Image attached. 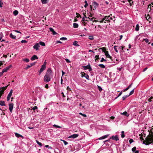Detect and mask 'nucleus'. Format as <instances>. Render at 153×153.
I'll use <instances>...</instances> for the list:
<instances>
[{"label":"nucleus","instance_id":"nucleus-1","mask_svg":"<svg viewBox=\"0 0 153 153\" xmlns=\"http://www.w3.org/2000/svg\"><path fill=\"white\" fill-rule=\"evenodd\" d=\"M113 18L111 16H105L100 21L94 20L93 21V22H98L100 23H109L111 22V20H113Z\"/></svg>","mask_w":153,"mask_h":153},{"label":"nucleus","instance_id":"nucleus-38","mask_svg":"<svg viewBox=\"0 0 153 153\" xmlns=\"http://www.w3.org/2000/svg\"><path fill=\"white\" fill-rule=\"evenodd\" d=\"M31 67V66L30 65H27V66L26 67H25V70H27V69H28L29 68H30Z\"/></svg>","mask_w":153,"mask_h":153},{"label":"nucleus","instance_id":"nucleus-11","mask_svg":"<svg viewBox=\"0 0 153 153\" xmlns=\"http://www.w3.org/2000/svg\"><path fill=\"white\" fill-rule=\"evenodd\" d=\"M46 68V66H44L42 65L41 68L39 72V75H40L42 72Z\"/></svg>","mask_w":153,"mask_h":153},{"label":"nucleus","instance_id":"nucleus-31","mask_svg":"<svg viewBox=\"0 0 153 153\" xmlns=\"http://www.w3.org/2000/svg\"><path fill=\"white\" fill-rule=\"evenodd\" d=\"M117 46H116V45L114 46V50L115 51V52L117 53H118V51L117 48Z\"/></svg>","mask_w":153,"mask_h":153},{"label":"nucleus","instance_id":"nucleus-52","mask_svg":"<svg viewBox=\"0 0 153 153\" xmlns=\"http://www.w3.org/2000/svg\"><path fill=\"white\" fill-rule=\"evenodd\" d=\"M119 49L121 51L123 50V46H120L119 47Z\"/></svg>","mask_w":153,"mask_h":153},{"label":"nucleus","instance_id":"nucleus-40","mask_svg":"<svg viewBox=\"0 0 153 153\" xmlns=\"http://www.w3.org/2000/svg\"><path fill=\"white\" fill-rule=\"evenodd\" d=\"M67 38L66 37H62L60 38V40H67Z\"/></svg>","mask_w":153,"mask_h":153},{"label":"nucleus","instance_id":"nucleus-29","mask_svg":"<svg viewBox=\"0 0 153 153\" xmlns=\"http://www.w3.org/2000/svg\"><path fill=\"white\" fill-rule=\"evenodd\" d=\"M129 96V95H125L124 96H123L122 97L123 100H124L125 99H126V98L127 97H128Z\"/></svg>","mask_w":153,"mask_h":153},{"label":"nucleus","instance_id":"nucleus-2","mask_svg":"<svg viewBox=\"0 0 153 153\" xmlns=\"http://www.w3.org/2000/svg\"><path fill=\"white\" fill-rule=\"evenodd\" d=\"M52 71L50 69H48L44 77V81L45 82L50 81L51 77L52 76Z\"/></svg>","mask_w":153,"mask_h":153},{"label":"nucleus","instance_id":"nucleus-48","mask_svg":"<svg viewBox=\"0 0 153 153\" xmlns=\"http://www.w3.org/2000/svg\"><path fill=\"white\" fill-rule=\"evenodd\" d=\"M76 15H77L76 17L77 18H79V17H80L81 18V16L79 13H76Z\"/></svg>","mask_w":153,"mask_h":153},{"label":"nucleus","instance_id":"nucleus-32","mask_svg":"<svg viewBox=\"0 0 153 153\" xmlns=\"http://www.w3.org/2000/svg\"><path fill=\"white\" fill-rule=\"evenodd\" d=\"M48 0H41V1L43 4H45L47 3Z\"/></svg>","mask_w":153,"mask_h":153},{"label":"nucleus","instance_id":"nucleus-12","mask_svg":"<svg viewBox=\"0 0 153 153\" xmlns=\"http://www.w3.org/2000/svg\"><path fill=\"white\" fill-rule=\"evenodd\" d=\"M92 4L95 9L98 7L99 5V4L95 1H94Z\"/></svg>","mask_w":153,"mask_h":153},{"label":"nucleus","instance_id":"nucleus-14","mask_svg":"<svg viewBox=\"0 0 153 153\" xmlns=\"http://www.w3.org/2000/svg\"><path fill=\"white\" fill-rule=\"evenodd\" d=\"M38 59V57L36 55H34L31 58V60L32 61H33L35 60L36 59Z\"/></svg>","mask_w":153,"mask_h":153},{"label":"nucleus","instance_id":"nucleus-47","mask_svg":"<svg viewBox=\"0 0 153 153\" xmlns=\"http://www.w3.org/2000/svg\"><path fill=\"white\" fill-rule=\"evenodd\" d=\"M38 108V107L37 106H35L34 107H33V108L32 109L33 110H35L36 109H37Z\"/></svg>","mask_w":153,"mask_h":153},{"label":"nucleus","instance_id":"nucleus-61","mask_svg":"<svg viewBox=\"0 0 153 153\" xmlns=\"http://www.w3.org/2000/svg\"><path fill=\"white\" fill-rule=\"evenodd\" d=\"M56 43H60L62 44V42H61L60 41L58 40L56 41Z\"/></svg>","mask_w":153,"mask_h":153},{"label":"nucleus","instance_id":"nucleus-57","mask_svg":"<svg viewBox=\"0 0 153 153\" xmlns=\"http://www.w3.org/2000/svg\"><path fill=\"white\" fill-rule=\"evenodd\" d=\"M98 88L99 90L100 91H101L102 90V88L100 86H98Z\"/></svg>","mask_w":153,"mask_h":153},{"label":"nucleus","instance_id":"nucleus-25","mask_svg":"<svg viewBox=\"0 0 153 153\" xmlns=\"http://www.w3.org/2000/svg\"><path fill=\"white\" fill-rule=\"evenodd\" d=\"M73 27L74 28H76L78 27V24L74 23L73 24Z\"/></svg>","mask_w":153,"mask_h":153},{"label":"nucleus","instance_id":"nucleus-10","mask_svg":"<svg viewBox=\"0 0 153 153\" xmlns=\"http://www.w3.org/2000/svg\"><path fill=\"white\" fill-rule=\"evenodd\" d=\"M78 136H79V135L78 134H72V135L69 136L68 137L69 138H76Z\"/></svg>","mask_w":153,"mask_h":153},{"label":"nucleus","instance_id":"nucleus-24","mask_svg":"<svg viewBox=\"0 0 153 153\" xmlns=\"http://www.w3.org/2000/svg\"><path fill=\"white\" fill-rule=\"evenodd\" d=\"M19 13V12H18V11L17 10H14L13 12V14L15 16H16V15H17Z\"/></svg>","mask_w":153,"mask_h":153},{"label":"nucleus","instance_id":"nucleus-53","mask_svg":"<svg viewBox=\"0 0 153 153\" xmlns=\"http://www.w3.org/2000/svg\"><path fill=\"white\" fill-rule=\"evenodd\" d=\"M89 67L88 68V70L89 71H91L92 70V69L91 68V67L90 65Z\"/></svg>","mask_w":153,"mask_h":153},{"label":"nucleus","instance_id":"nucleus-5","mask_svg":"<svg viewBox=\"0 0 153 153\" xmlns=\"http://www.w3.org/2000/svg\"><path fill=\"white\" fill-rule=\"evenodd\" d=\"M40 46L39 44L38 43H36L33 46V48L36 51H37L39 49Z\"/></svg>","mask_w":153,"mask_h":153},{"label":"nucleus","instance_id":"nucleus-34","mask_svg":"<svg viewBox=\"0 0 153 153\" xmlns=\"http://www.w3.org/2000/svg\"><path fill=\"white\" fill-rule=\"evenodd\" d=\"M13 93V90L12 89H11L10 91V92L9 93L8 96L11 97L12 94Z\"/></svg>","mask_w":153,"mask_h":153},{"label":"nucleus","instance_id":"nucleus-59","mask_svg":"<svg viewBox=\"0 0 153 153\" xmlns=\"http://www.w3.org/2000/svg\"><path fill=\"white\" fill-rule=\"evenodd\" d=\"M3 93H4L3 92V91H0V98Z\"/></svg>","mask_w":153,"mask_h":153},{"label":"nucleus","instance_id":"nucleus-26","mask_svg":"<svg viewBox=\"0 0 153 153\" xmlns=\"http://www.w3.org/2000/svg\"><path fill=\"white\" fill-rule=\"evenodd\" d=\"M36 143H37V144L40 146L41 147L42 146V143L39 142L37 140H36Z\"/></svg>","mask_w":153,"mask_h":153},{"label":"nucleus","instance_id":"nucleus-49","mask_svg":"<svg viewBox=\"0 0 153 153\" xmlns=\"http://www.w3.org/2000/svg\"><path fill=\"white\" fill-rule=\"evenodd\" d=\"M153 99V97H151L149 98L148 99V101L149 102H151L152 101L151 100Z\"/></svg>","mask_w":153,"mask_h":153},{"label":"nucleus","instance_id":"nucleus-55","mask_svg":"<svg viewBox=\"0 0 153 153\" xmlns=\"http://www.w3.org/2000/svg\"><path fill=\"white\" fill-rule=\"evenodd\" d=\"M63 141L65 145H66L68 144V143L67 141H66L65 140H63Z\"/></svg>","mask_w":153,"mask_h":153},{"label":"nucleus","instance_id":"nucleus-6","mask_svg":"<svg viewBox=\"0 0 153 153\" xmlns=\"http://www.w3.org/2000/svg\"><path fill=\"white\" fill-rule=\"evenodd\" d=\"M9 109L11 112H12L13 109V103H10L9 104Z\"/></svg>","mask_w":153,"mask_h":153},{"label":"nucleus","instance_id":"nucleus-35","mask_svg":"<svg viewBox=\"0 0 153 153\" xmlns=\"http://www.w3.org/2000/svg\"><path fill=\"white\" fill-rule=\"evenodd\" d=\"M134 89H133L131 91L129 94L128 95L129 96L131 95L134 92Z\"/></svg>","mask_w":153,"mask_h":153},{"label":"nucleus","instance_id":"nucleus-51","mask_svg":"<svg viewBox=\"0 0 153 153\" xmlns=\"http://www.w3.org/2000/svg\"><path fill=\"white\" fill-rule=\"evenodd\" d=\"M27 42L25 40H23L21 41V42L22 43H26Z\"/></svg>","mask_w":153,"mask_h":153},{"label":"nucleus","instance_id":"nucleus-39","mask_svg":"<svg viewBox=\"0 0 153 153\" xmlns=\"http://www.w3.org/2000/svg\"><path fill=\"white\" fill-rule=\"evenodd\" d=\"M103 61H105V62H106V60L104 58H101V60H100V62H103Z\"/></svg>","mask_w":153,"mask_h":153},{"label":"nucleus","instance_id":"nucleus-42","mask_svg":"<svg viewBox=\"0 0 153 153\" xmlns=\"http://www.w3.org/2000/svg\"><path fill=\"white\" fill-rule=\"evenodd\" d=\"M45 147L46 148H48V149H52V148L51 147L49 146V145H46L45 146Z\"/></svg>","mask_w":153,"mask_h":153},{"label":"nucleus","instance_id":"nucleus-64","mask_svg":"<svg viewBox=\"0 0 153 153\" xmlns=\"http://www.w3.org/2000/svg\"><path fill=\"white\" fill-rule=\"evenodd\" d=\"M53 34L54 35H56L57 34V33L54 30L53 32Z\"/></svg>","mask_w":153,"mask_h":153},{"label":"nucleus","instance_id":"nucleus-43","mask_svg":"<svg viewBox=\"0 0 153 153\" xmlns=\"http://www.w3.org/2000/svg\"><path fill=\"white\" fill-rule=\"evenodd\" d=\"M85 21H88L89 20H85V19L84 18V17H83L82 18V22H84Z\"/></svg>","mask_w":153,"mask_h":153},{"label":"nucleus","instance_id":"nucleus-33","mask_svg":"<svg viewBox=\"0 0 153 153\" xmlns=\"http://www.w3.org/2000/svg\"><path fill=\"white\" fill-rule=\"evenodd\" d=\"M23 60L25 62H28L29 61V60L28 59L25 58V59H23Z\"/></svg>","mask_w":153,"mask_h":153},{"label":"nucleus","instance_id":"nucleus-20","mask_svg":"<svg viewBox=\"0 0 153 153\" xmlns=\"http://www.w3.org/2000/svg\"><path fill=\"white\" fill-rule=\"evenodd\" d=\"M90 65L89 64H88V65H87L86 66H83L82 67L83 68V69L85 70H86L87 69H88L89 67V66H90Z\"/></svg>","mask_w":153,"mask_h":153},{"label":"nucleus","instance_id":"nucleus-21","mask_svg":"<svg viewBox=\"0 0 153 153\" xmlns=\"http://www.w3.org/2000/svg\"><path fill=\"white\" fill-rule=\"evenodd\" d=\"M0 105L2 106H5L6 105L5 103V102L4 101H0Z\"/></svg>","mask_w":153,"mask_h":153},{"label":"nucleus","instance_id":"nucleus-54","mask_svg":"<svg viewBox=\"0 0 153 153\" xmlns=\"http://www.w3.org/2000/svg\"><path fill=\"white\" fill-rule=\"evenodd\" d=\"M88 17L91 18L92 16L91 14V13H88Z\"/></svg>","mask_w":153,"mask_h":153},{"label":"nucleus","instance_id":"nucleus-56","mask_svg":"<svg viewBox=\"0 0 153 153\" xmlns=\"http://www.w3.org/2000/svg\"><path fill=\"white\" fill-rule=\"evenodd\" d=\"M11 97H10V96H7V100L8 101L10 99V98Z\"/></svg>","mask_w":153,"mask_h":153},{"label":"nucleus","instance_id":"nucleus-8","mask_svg":"<svg viewBox=\"0 0 153 153\" xmlns=\"http://www.w3.org/2000/svg\"><path fill=\"white\" fill-rule=\"evenodd\" d=\"M85 77L88 80L89 79V76L85 73L82 74V77Z\"/></svg>","mask_w":153,"mask_h":153},{"label":"nucleus","instance_id":"nucleus-23","mask_svg":"<svg viewBox=\"0 0 153 153\" xmlns=\"http://www.w3.org/2000/svg\"><path fill=\"white\" fill-rule=\"evenodd\" d=\"M38 43L39 44V45H40L42 46H45V43L42 41H40Z\"/></svg>","mask_w":153,"mask_h":153},{"label":"nucleus","instance_id":"nucleus-37","mask_svg":"<svg viewBox=\"0 0 153 153\" xmlns=\"http://www.w3.org/2000/svg\"><path fill=\"white\" fill-rule=\"evenodd\" d=\"M128 2L129 3L131 6L133 4V2L132 1V0H128Z\"/></svg>","mask_w":153,"mask_h":153},{"label":"nucleus","instance_id":"nucleus-17","mask_svg":"<svg viewBox=\"0 0 153 153\" xmlns=\"http://www.w3.org/2000/svg\"><path fill=\"white\" fill-rule=\"evenodd\" d=\"M10 38L12 39H15L16 38V36L15 35H13L12 33H11L10 34Z\"/></svg>","mask_w":153,"mask_h":153},{"label":"nucleus","instance_id":"nucleus-9","mask_svg":"<svg viewBox=\"0 0 153 153\" xmlns=\"http://www.w3.org/2000/svg\"><path fill=\"white\" fill-rule=\"evenodd\" d=\"M104 53L105 55L107 57L109 58L110 59H112V57L109 54L108 51H105Z\"/></svg>","mask_w":153,"mask_h":153},{"label":"nucleus","instance_id":"nucleus-50","mask_svg":"<svg viewBox=\"0 0 153 153\" xmlns=\"http://www.w3.org/2000/svg\"><path fill=\"white\" fill-rule=\"evenodd\" d=\"M144 40L145 41V42L146 43H148L149 42V39H147V38H146V39H144Z\"/></svg>","mask_w":153,"mask_h":153},{"label":"nucleus","instance_id":"nucleus-46","mask_svg":"<svg viewBox=\"0 0 153 153\" xmlns=\"http://www.w3.org/2000/svg\"><path fill=\"white\" fill-rule=\"evenodd\" d=\"M88 19L90 21H93V19H94V17H93L92 18H91L90 17H88Z\"/></svg>","mask_w":153,"mask_h":153},{"label":"nucleus","instance_id":"nucleus-3","mask_svg":"<svg viewBox=\"0 0 153 153\" xmlns=\"http://www.w3.org/2000/svg\"><path fill=\"white\" fill-rule=\"evenodd\" d=\"M153 142V132L149 136L146 138V140L143 142L144 144L146 145H148L151 144L152 142Z\"/></svg>","mask_w":153,"mask_h":153},{"label":"nucleus","instance_id":"nucleus-63","mask_svg":"<svg viewBox=\"0 0 153 153\" xmlns=\"http://www.w3.org/2000/svg\"><path fill=\"white\" fill-rule=\"evenodd\" d=\"M35 63H36V62H34V63H31L30 64V65L31 67L33 65H34L35 64Z\"/></svg>","mask_w":153,"mask_h":153},{"label":"nucleus","instance_id":"nucleus-19","mask_svg":"<svg viewBox=\"0 0 153 153\" xmlns=\"http://www.w3.org/2000/svg\"><path fill=\"white\" fill-rule=\"evenodd\" d=\"M121 114L123 115L124 116H126L127 117H128L129 116V114L126 111H124L122 113H121Z\"/></svg>","mask_w":153,"mask_h":153},{"label":"nucleus","instance_id":"nucleus-62","mask_svg":"<svg viewBox=\"0 0 153 153\" xmlns=\"http://www.w3.org/2000/svg\"><path fill=\"white\" fill-rule=\"evenodd\" d=\"M123 35H120V38L119 39V40H121V39H122V38H123Z\"/></svg>","mask_w":153,"mask_h":153},{"label":"nucleus","instance_id":"nucleus-58","mask_svg":"<svg viewBox=\"0 0 153 153\" xmlns=\"http://www.w3.org/2000/svg\"><path fill=\"white\" fill-rule=\"evenodd\" d=\"M89 39L91 40H93L94 39V37L93 36H89Z\"/></svg>","mask_w":153,"mask_h":153},{"label":"nucleus","instance_id":"nucleus-22","mask_svg":"<svg viewBox=\"0 0 153 153\" xmlns=\"http://www.w3.org/2000/svg\"><path fill=\"white\" fill-rule=\"evenodd\" d=\"M78 42L76 41H75L73 43V45L79 47V45L78 44Z\"/></svg>","mask_w":153,"mask_h":153},{"label":"nucleus","instance_id":"nucleus-36","mask_svg":"<svg viewBox=\"0 0 153 153\" xmlns=\"http://www.w3.org/2000/svg\"><path fill=\"white\" fill-rule=\"evenodd\" d=\"M53 126L54 127L56 128H61V127L60 126H58V125H57L56 124L53 125Z\"/></svg>","mask_w":153,"mask_h":153},{"label":"nucleus","instance_id":"nucleus-45","mask_svg":"<svg viewBox=\"0 0 153 153\" xmlns=\"http://www.w3.org/2000/svg\"><path fill=\"white\" fill-rule=\"evenodd\" d=\"M101 49L103 51L104 53L105 51H107L106 50V49L105 47H102L101 48Z\"/></svg>","mask_w":153,"mask_h":153},{"label":"nucleus","instance_id":"nucleus-27","mask_svg":"<svg viewBox=\"0 0 153 153\" xmlns=\"http://www.w3.org/2000/svg\"><path fill=\"white\" fill-rule=\"evenodd\" d=\"M99 67H100L101 68H105V66L103 64H100L98 65Z\"/></svg>","mask_w":153,"mask_h":153},{"label":"nucleus","instance_id":"nucleus-15","mask_svg":"<svg viewBox=\"0 0 153 153\" xmlns=\"http://www.w3.org/2000/svg\"><path fill=\"white\" fill-rule=\"evenodd\" d=\"M140 27L138 24H137L135 27V30L137 31H138L139 30Z\"/></svg>","mask_w":153,"mask_h":153},{"label":"nucleus","instance_id":"nucleus-7","mask_svg":"<svg viewBox=\"0 0 153 153\" xmlns=\"http://www.w3.org/2000/svg\"><path fill=\"white\" fill-rule=\"evenodd\" d=\"M12 67L11 65H10L9 66L5 68L3 70V72H7L8 70L10 68Z\"/></svg>","mask_w":153,"mask_h":153},{"label":"nucleus","instance_id":"nucleus-30","mask_svg":"<svg viewBox=\"0 0 153 153\" xmlns=\"http://www.w3.org/2000/svg\"><path fill=\"white\" fill-rule=\"evenodd\" d=\"M121 133H122V134H121V137L122 138L124 137H125V135L124 134V131H123L121 132Z\"/></svg>","mask_w":153,"mask_h":153},{"label":"nucleus","instance_id":"nucleus-18","mask_svg":"<svg viewBox=\"0 0 153 153\" xmlns=\"http://www.w3.org/2000/svg\"><path fill=\"white\" fill-rule=\"evenodd\" d=\"M108 136V135H104L103 136H102V137H100L99 138V140L103 139L105 138H107Z\"/></svg>","mask_w":153,"mask_h":153},{"label":"nucleus","instance_id":"nucleus-28","mask_svg":"<svg viewBox=\"0 0 153 153\" xmlns=\"http://www.w3.org/2000/svg\"><path fill=\"white\" fill-rule=\"evenodd\" d=\"M7 86H6L5 87H3L2 88H1V89H2V90L1 91H3V92L4 93V91L7 88Z\"/></svg>","mask_w":153,"mask_h":153},{"label":"nucleus","instance_id":"nucleus-60","mask_svg":"<svg viewBox=\"0 0 153 153\" xmlns=\"http://www.w3.org/2000/svg\"><path fill=\"white\" fill-rule=\"evenodd\" d=\"M49 30H50L52 32L53 31H54L53 29V28H51V27H50L49 28Z\"/></svg>","mask_w":153,"mask_h":153},{"label":"nucleus","instance_id":"nucleus-4","mask_svg":"<svg viewBox=\"0 0 153 153\" xmlns=\"http://www.w3.org/2000/svg\"><path fill=\"white\" fill-rule=\"evenodd\" d=\"M110 139L117 141L119 140V138L117 135L112 136L110 138Z\"/></svg>","mask_w":153,"mask_h":153},{"label":"nucleus","instance_id":"nucleus-13","mask_svg":"<svg viewBox=\"0 0 153 153\" xmlns=\"http://www.w3.org/2000/svg\"><path fill=\"white\" fill-rule=\"evenodd\" d=\"M131 150L132 152H134V153H139V152L138 150H136V148L135 147L132 148Z\"/></svg>","mask_w":153,"mask_h":153},{"label":"nucleus","instance_id":"nucleus-44","mask_svg":"<svg viewBox=\"0 0 153 153\" xmlns=\"http://www.w3.org/2000/svg\"><path fill=\"white\" fill-rule=\"evenodd\" d=\"M65 60L66 61V62H67V63H70L71 62V61H70L68 59H65Z\"/></svg>","mask_w":153,"mask_h":153},{"label":"nucleus","instance_id":"nucleus-16","mask_svg":"<svg viewBox=\"0 0 153 153\" xmlns=\"http://www.w3.org/2000/svg\"><path fill=\"white\" fill-rule=\"evenodd\" d=\"M15 136L18 138H19V137H21L22 138L23 137L22 135L17 133H15Z\"/></svg>","mask_w":153,"mask_h":153},{"label":"nucleus","instance_id":"nucleus-41","mask_svg":"<svg viewBox=\"0 0 153 153\" xmlns=\"http://www.w3.org/2000/svg\"><path fill=\"white\" fill-rule=\"evenodd\" d=\"M134 142V140L132 139H131L129 140V142L130 144H131L132 142Z\"/></svg>","mask_w":153,"mask_h":153}]
</instances>
